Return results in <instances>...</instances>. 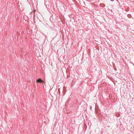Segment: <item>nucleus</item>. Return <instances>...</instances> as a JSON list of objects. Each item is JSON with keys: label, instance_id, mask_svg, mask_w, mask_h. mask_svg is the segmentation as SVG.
<instances>
[{"label": "nucleus", "instance_id": "f257e3e1", "mask_svg": "<svg viewBox=\"0 0 134 134\" xmlns=\"http://www.w3.org/2000/svg\"><path fill=\"white\" fill-rule=\"evenodd\" d=\"M36 82L38 83H41L43 82V81L41 79H39L36 80Z\"/></svg>", "mask_w": 134, "mask_h": 134}, {"label": "nucleus", "instance_id": "f03ea898", "mask_svg": "<svg viewBox=\"0 0 134 134\" xmlns=\"http://www.w3.org/2000/svg\"><path fill=\"white\" fill-rule=\"evenodd\" d=\"M110 1H114V0H110Z\"/></svg>", "mask_w": 134, "mask_h": 134}]
</instances>
